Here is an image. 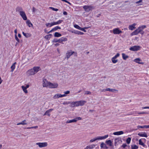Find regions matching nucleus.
Listing matches in <instances>:
<instances>
[{"label":"nucleus","mask_w":149,"mask_h":149,"mask_svg":"<svg viewBox=\"0 0 149 149\" xmlns=\"http://www.w3.org/2000/svg\"><path fill=\"white\" fill-rule=\"evenodd\" d=\"M38 127V126H36L34 127H27L26 128V129H33V128H35L36 129Z\"/></svg>","instance_id":"c03bdc74"},{"label":"nucleus","mask_w":149,"mask_h":149,"mask_svg":"<svg viewBox=\"0 0 149 149\" xmlns=\"http://www.w3.org/2000/svg\"><path fill=\"white\" fill-rule=\"evenodd\" d=\"M141 48V47L139 46H134L130 47V50L132 51H135L139 50Z\"/></svg>","instance_id":"423d86ee"},{"label":"nucleus","mask_w":149,"mask_h":149,"mask_svg":"<svg viewBox=\"0 0 149 149\" xmlns=\"http://www.w3.org/2000/svg\"><path fill=\"white\" fill-rule=\"evenodd\" d=\"M58 86V84L56 83H51L50 82L49 85V87L50 88H56Z\"/></svg>","instance_id":"9b49d317"},{"label":"nucleus","mask_w":149,"mask_h":149,"mask_svg":"<svg viewBox=\"0 0 149 149\" xmlns=\"http://www.w3.org/2000/svg\"><path fill=\"white\" fill-rule=\"evenodd\" d=\"M108 137V135H106L104 136H98L97 137L94 138L93 139H92L90 141V142H92L95 141L97 140H101L102 139H104L107 138Z\"/></svg>","instance_id":"7ed1b4c3"},{"label":"nucleus","mask_w":149,"mask_h":149,"mask_svg":"<svg viewBox=\"0 0 149 149\" xmlns=\"http://www.w3.org/2000/svg\"><path fill=\"white\" fill-rule=\"evenodd\" d=\"M88 28V27H84V28H81V29L80 30L82 31H84V32H86V30H85V29H87Z\"/></svg>","instance_id":"49530a36"},{"label":"nucleus","mask_w":149,"mask_h":149,"mask_svg":"<svg viewBox=\"0 0 149 149\" xmlns=\"http://www.w3.org/2000/svg\"><path fill=\"white\" fill-rule=\"evenodd\" d=\"M74 52L68 51L66 54V57L67 58V59H68L73 54Z\"/></svg>","instance_id":"2eb2a0df"},{"label":"nucleus","mask_w":149,"mask_h":149,"mask_svg":"<svg viewBox=\"0 0 149 149\" xmlns=\"http://www.w3.org/2000/svg\"><path fill=\"white\" fill-rule=\"evenodd\" d=\"M90 147V149H92L94 148V147H95V146L94 145H89L88 146Z\"/></svg>","instance_id":"5fc2aeb1"},{"label":"nucleus","mask_w":149,"mask_h":149,"mask_svg":"<svg viewBox=\"0 0 149 149\" xmlns=\"http://www.w3.org/2000/svg\"><path fill=\"white\" fill-rule=\"evenodd\" d=\"M67 40V38L64 37H62L58 40H57V41H55L54 42H58L62 43L63 42L66 41Z\"/></svg>","instance_id":"4468645a"},{"label":"nucleus","mask_w":149,"mask_h":149,"mask_svg":"<svg viewBox=\"0 0 149 149\" xmlns=\"http://www.w3.org/2000/svg\"><path fill=\"white\" fill-rule=\"evenodd\" d=\"M78 105L79 106H82L84 105L86 102V101L84 100H80L77 101Z\"/></svg>","instance_id":"6ab92c4d"},{"label":"nucleus","mask_w":149,"mask_h":149,"mask_svg":"<svg viewBox=\"0 0 149 149\" xmlns=\"http://www.w3.org/2000/svg\"><path fill=\"white\" fill-rule=\"evenodd\" d=\"M143 0H139V1H136L135 2V3L136 4V6H138L142 5V3H143Z\"/></svg>","instance_id":"b1692460"},{"label":"nucleus","mask_w":149,"mask_h":149,"mask_svg":"<svg viewBox=\"0 0 149 149\" xmlns=\"http://www.w3.org/2000/svg\"><path fill=\"white\" fill-rule=\"evenodd\" d=\"M23 35L25 36L26 38H28L31 37V34L29 33H26L23 32L22 33Z\"/></svg>","instance_id":"a878e982"},{"label":"nucleus","mask_w":149,"mask_h":149,"mask_svg":"<svg viewBox=\"0 0 149 149\" xmlns=\"http://www.w3.org/2000/svg\"><path fill=\"white\" fill-rule=\"evenodd\" d=\"M19 14L24 20H26L27 19L26 16L25 12L24 11L20 13Z\"/></svg>","instance_id":"ddd939ff"},{"label":"nucleus","mask_w":149,"mask_h":149,"mask_svg":"<svg viewBox=\"0 0 149 149\" xmlns=\"http://www.w3.org/2000/svg\"><path fill=\"white\" fill-rule=\"evenodd\" d=\"M29 86V84H27L26 85V86H25V88H28Z\"/></svg>","instance_id":"e2e57ef3"},{"label":"nucleus","mask_w":149,"mask_h":149,"mask_svg":"<svg viewBox=\"0 0 149 149\" xmlns=\"http://www.w3.org/2000/svg\"><path fill=\"white\" fill-rule=\"evenodd\" d=\"M50 83V82L47 81L46 79H43L42 83L43 86L45 87H49Z\"/></svg>","instance_id":"1a4fd4ad"},{"label":"nucleus","mask_w":149,"mask_h":149,"mask_svg":"<svg viewBox=\"0 0 149 149\" xmlns=\"http://www.w3.org/2000/svg\"><path fill=\"white\" fill-rule=\"evenodd\" d=\"M127 146V145L125 144H123L122 145V147L123 148H125L126 146Z\"/></svg>","instance_id":"bf43d9fd"},{"label":"nucleus","mask_w":149,"mask_h":149,"mask_svg":"<svg viewBox=\"0 0 149 149\" xmlns=\"http://www.w3.org/2000/svg\"><path fill=\"white\" fill-rule=\"evenodd\" d=\"M106 143L108 145H109L110 146H112V142L110 140L106 141Z\"/></svg>","instance_id":"f704fd0d"},{"label":"nucleus","mask_w":149,"mask_h":149,"mask_svg":"<svg viewBox=\"0 0 149 149\" xmlns=\"http://www.w3.org/2000/svg\"><path fill=\"white\" fill-rule=\"evenodd\" d=\"M137 113L138 114H145L146 113L145 112H139L138 113Z\"/></svg>","instance_id":"0e129e2a"},{"label":"nucleus","mask_w":149,"mask_h":149,"mask_svg":"<svg viewBox=\"0 0 149 149\" xmlns=\"http://www.w3.org/2000/svg\"><path fill=\"white\" fill-rule=\"evenodd\" d=\"M120 54L119 53H118L116 54L113 57V58H114L115 59H116L117 57H119V56Z\"/></svg>","instance_id":"8fccbe9b"},{"label":"nucleus","mask_w":149,"mask_h":149,"mask_svg":"<svg viewBox=\"0 0 149 149\" xmlns=\"http://www.w3.org/2000/svg\"><path fill=\"white\" fill-rule=\"evenodd\" d=\"M71 102H64L63 103V105H67L70 104Z\"/></svg>","instance_id":"3c124183"},{"label":"nucleus","mask_w":149,"mask_h":149,"mask_svg":"<svg viewBox=\"0 0 149 149\" xmlns=\"http://www.w3.org/2000/svg\"><path fill=\"white\" fill-rule=\"evenodd\" d=\"M91 94V93L89 91H85V94Z\"/></svg>","instance_id":"864d4df0"},{"label":"nucleus","mask_w":149,"mask_h":149,"mask_svg":"<svg viewBox=\"0 0 149 149\" xmlns=\"http://www.w3.org/2000/svg\"><path fill=\"white\" fill-rule=\"evenodd\" d=\"M113 32L114 34H119L122 33V31L119 28H116L113 30Z\"/></svg>","instance_id":"9d476101"},{"label":"nucleus","mask_w":149,"mask_h":149,"mask_svg":"<svg viewBox=\"0 0 149 149\" xmlns=\"http://www.w3.org/2000/svg\"><path fill=\"white\" fill-rule=\"evenodd\" d=\"M123 133L124 132L123 131H120L114 132L113 133V134L115 135H119L123 134Z\"/></svg>","instance_id":"5701e85b"},{"label":"nucleus","mask_w":149,"mask_h":149,"mask_svg":"<svg viewBox=\"0 0 149 149\" xmlns=\"http://www.w3.org/2000/svg\"><path fill=\"white\" fill-rule=\"evenodd\" d=\"M83 8L85 11L87 12H88L91 10L93 8V7L91 6H84Z\"/></svg>","instance_id":"6e6552de"},{"label":"nucleus","mask_w":149,"mask_h":149,"mask_svg":"<svg viewBox=\"0 0 149 149\" xmlns=\"http://www.w3.org/2000/svg\"><path fill=\"white\" fill-rule=\"evenodd\" d=\"M107 91H109L112 92H114L115 91H118V90L115 89H111L109 88H107L101 90V92H106Z\"/></svg>","instance_id":"0eeeda50"},{"label":"nucleus","mask_w":149,"mask_h":149,"mask_svg":"<svg viewBox=\"0 0 149 149\" xmlns=\"http://www.w3.org/2000/svg\"><path fill=\"white\" fill-rule=\"evenodd\" d=\"M15 40L17 41L18 42H20L18 38L17 37V35H15Z\"/></svg>","instance_id":"09e8293b"},{"label":"nucleus","mask_w":149,"mask_h":149,"mask_svg":"<svg viewBox=\"0 0 149 149\" xmlns=\"http://www.w3.org/2000/svg\"><path fill=\"white\" fill-rule=\"evenodd\" d=\"M37 145H38L40 148H42L47 147L48 145V143L46 142L42 143H36Z\"/></svg>","instance_id":"39448f33"},{"label":"nucleus","mask_w":149,"mask_h":149,"mask_svg":"<svg viewBox=\"0 0 149 149\" xmlns=\"http://www.w3.org/2000/svg\"><path fill=\"white\" fill-rule=\"evenodd\" d=\"M50 113V112H49V111H48V110H47L46 111L45 113L44 114V116L47 115L48 116H50V114H49Z\"/></svg>","instance_id":"a19ab883"},{"label":"nucleus","mask_w":149,"mask_h":149,"mask_svg":"<svg viewBox=\"0 0 149 149\" xmlns=\"http://www.w3.org/2000/svg\"><path fill=\"white\" fill-rule=\"evenodd\" d=\"M122 57L123 59L124 60H126L127 58H128V56L126 55L124 53L122 54Z\"/></svg>","instance_id":"473e14b6"},{"label":"nucleus","mask_w":149,"mask_h":149,"mask_svg":"<svg viewBox=\"0 0 149 149\" xmlns=\"http://www.w3.org/2000/svg\"><path fill=\"white\" fill-rule=\"evenodd\" d=\"M111 61H112V62L113 63H117L118 61V60L116 59H115L114 58H112L111 59Z\"/></svg>","instance_id":"58836bf2"},{"label":"nucleus","mask_w":149,"mask_h":149,"mask_svg":"<svg viewBox=\"0 0 149 149\" xmlns=\"http://www.w3.org/2000/svg\"><path fill=\"white\" fill-rule=\"evenodd\" d=\"M49 8L51 9H52V10L54 11H57L58 10V9L56 8H54L52 7H49Z\"/></svg>","instance_id":"603ef678"},{"label":"nucleus","mask_w":149,"mask_h":149,"mask_svg":"<svg viewBox=\"0 0 149 149\" xmlns=\"http://www.w3.org/2000/svg\"><path fill=\"white\" fill-rule=\"evenodd\" d=\"M16 62L14 63L11 66V72H13V71L14 69L15 68V65L16 64Z\"/></svg>","instance_id":"c85d7f7f"},{"label":"nucleus","mask_w":149,"mask_h":149,"mask_svg":"<svg viewBox=\"0 0 149 149\" xmlns=\"http://www.w3.org/2000/svg\"><path fill=\"white\" fill-rule=\"evenodd\" d=\"M40 69L39 67H34L28 70L26 72V74L29 76L34 75L39 71Z\"/></svg>","instance_id":"f03ea898"},{"label":"nucleus","mask_w":149,"mask_h":149,"mask_svg":"<svg viewBox=\"0 0 149 149\" xmlns=\"http://www.w3.org/2000/svg\"><path fill=\"white\" fill-rule=\"evenodd\" d=\"M82 118L80 117L75 118L73 119L68 120L66 121V123H76L77 121L81 120Z\"/></svg>","instance_id":"20e7f679"},{"label":"nucleus","mask_w":149,"mask_h":149,"mask_svg":"<svg viewBox=\"0 0 149 149\" xmlns=\"http://www.w3.org/2000/svg\"><path fill=\"white\" fill-rule=\"evenodd\" d=\"M63 14L64 15H67V13L66 12V11H64L63 12Z\"/></svg>","instance_id":"69168bd1"},{"label":"nucleus","mask_w":149,"mask_h":149,"mask_svg":"<svg viewBox=\"0 0 149 149\" xmlns=\"http://www.w3.org/2000/svg\"><path fill=\"white\" fill-rule=\"evenodd\" d=\"M138 148V146L136 145L132 146H131V149H137Z\"/></svg>","instance_id":"37998d69"},{"label":"nucleus","mask_w":149,"mask_h":149,"mask_svg":"<svg viewBox=\"0 0 149 149\" xmlns=\"http://www.w3.org/2000/svg\"><path fill=\"white\" fill-rule=\"evenodd\" d=\"M16 12H19V13L23 11L22 8L19 6L17 7L16 8Z\"/></svg>","instance_id":"412c9836"},{"label":"nucleus","mask_w":149,"mask_h":149,"mask_svg":"<svg viewBox=\"0 0 149 149\" xmlns=\"http://www.w3.org/2000/svg\"><path fill=\"white\" fill-rule=\"evenodd\" d=\"M54 36L55 37H60L61 36V35L58 32H55L54 33Z\"/></svg>","instance_id":"e433bc0d"},{"label":"nucleus","mask_w":149,"mask_h":149,"mask_svg":"<svg viewBox=\"0 0 149 149\" xmlns=\"http://www.w3.org/2000/svg\"><path fill=\"white\" fill-rule=\"evenodd\" d=\"M146 27V26L145 25H143L139 26L138 29L131 34V36L136 35H138L139 33H140L142 35H143L144 33V32L143 30Z\"/></svg>","instance_id":"f257e3e1"},{"label":"nucleus","mask_w":149,"mask_h":149,"mask_svg":"<svg viewBox=\"0 0 149 149\" xmlns=\"http://www.w3.org/2000/svg\"><path fill=\"white\" fill-rule=\"evenodd\" d=\"M63 21V20H59L57 22H54L51 23V25L49 26V27H51L52 26L55 25H57L61 23Z\"/></svg>","instance_id":"dca6fc26"},{"label":"nucleus","mask_w":149,"mask_h":149,"mask_svg":"<svg viewBox=\"0 0 149 149\" xmlns=\"http://www.w3.org/2000/svg\"><path fill=\"white\" fill-rule=\"evenodd\" d=\"M26 24L29 27H32L33 26V24L29 20H27L26 21Z\"/></svg>","instance_id":"bb28decb"},{"label":"nucleus","mask_w":149,"mask_h":149,"mask_svg":"<svg viewBox=\"0 0 149 149\" xmlns=\"http://www.w3.org/2000/svg\"><path fill=\"white\" fill-rule=\"evenodd\" d=\"M52 35L51 34H49L48 35L46 36L45 37V38L47 40H49V39L51 37Z\"/></svg>","instance_id":"c9c22d12"},{"label":"nucleus","mask_w":149,"mask_h":149,"mask_svg":"<svg viewBox=\"0 0 149 149\" xmlns=\"http://www.w3.org/2000/svg\"><path fill=\"white\" fill-rule=\"evenodd\" d=\"M61 29V28L60 27L58 26H56L54 27V28H53V30L54 31H56V30H57L58 29Z\"/></svg>","instance_id":"ea45409f"},{"label":"nucleus","mask_w":149,"mask_h":149,"mask_svg":"<svg viewBox=\"0 0 149 149\" xmlns=\"http://www.w3.org/2000/svg\"><path fill=\"white\" fill-rule=\"evenodd\" d=\"M142 109H149V107H143L142 108Z\"/></svg>","instance_id":"052dcab7"},{"label":"nucleus","mask_w":149,"mask_h":149,"mask_svg":"<svg viewBox=\"0 0 149 149\" xmlns=\"http://www.w3.org/2000/svg\"><path fill=\"white\" fill-rule=\"evenodd\" d=\"M63 21V20H59L57 22H54L51 23V25L49 26V27H51L52 26L55 25H57L61 23Z\"/></svg>","instance_id":"a211bd4d"},{"label":"nucleus","mask_w":149,"mask_h":149,"mask_svg":"<svg viewBox=\"0 0 149 149\" xmlns=\"http://www.w3.org/2000/svg\"><path fill=\"white\" fill-rule=\"evenodd\" d=\"M138 135L142 137H147V134L144 132L139 133L138 134Z\"/></svg>","instance_id":"393cba45"},{"label":"nucleus","mask_w":149,"mask_h":149,"mask_svg":"<svg viewBox=\"0 0 149 149\" xmlns=\"http://www.w3.org/2000/svg\"><path fill=\"white\" fill-rule=\"evenodd\" d=\"M63 21V20H59L57 22H54L51 23V25L49 26V27H51L52 26L55 25H57L61 23Z\"/></svg>","instance_id":"f3484780"},{"label":"nucleus","mask_w":149,"mask_h":149,"mask_svg":"<svg viewBox=\"0 0 149 149\" xmlns=\"http://www.w3.org/2000/svg\"><path fill=\"white\" fill-rule=\"evenodd\" d=\"M53 109H51L49 110H48V111H49V112H50L51 111H52L53 110Z\"/></svg>","instance_id":"338daca9"},{"label":"nucleus","mask_w":149,"mask_h":149,"mask_svg":"<svg viewBox=\"0 0 149 149\" xmlns=\"http://www.w3.org/2000/svg\"><path fill=\"white\" fill-rule=\"evenodd\" d=\"M136 25V23H134L131 25H130L129 26V29L130 30H133L134 29H135L136 27L135 26Z\"/></svg>","instance_id":"aec40b11"},{"label":"nucleus","mask_w":149,"mask_h":149,"mask_svg":"<svg viewBox=\"0 0 149 149\" xmlns=\"http://www.w3.org/2000/svg\"><path fill=\"white\" fill-rule=\"evenodd\" d=\"M18 36L19 38H21V35L19 33L18 35Z\"/></svg>","instance_id":"774afa93"},{"label":"nucleus","mask_w":149,"mask_h":149,"mask_svg":"<svg viewBox=\"0 0 149 149\" xmlns=\"http://www.w3.org/2000/svg\"><path fill=\"white\" fill-rule=\"evenodd\" d=\"M141 61V60L140 58H138L135 59L134 60V61L140 64H143V62H140V61Z\"/></svg>","instance_id":"4be33fe9"},{"label":"nucleus","mask_w":149,"mask_h":149,"mask_svg":"<svg viewBox=\"0 0 149 149\" xmlns=\"http://www.w3.org/2000/svg\"><path fill=\"white\" fill-rule=\"evenodd\" d=\"M51 23H46V26L47 27H49V26L50 25H51Z\"/></svg>","instance_id":"4d7b16f0"},{"label":"nucleus","mask_w":149,"mask_h":149,"mask_svg":"<svg viewBox=\"0 0 149 149\" xmlns=\"http://www.w3.org/2000/svg\"><path fill=\"white\" fill-rule=\"evenodd\" d=\"M100 147L101 148H107V146L106 145L104 144V143H102L100 144Z\"/></svg>","instance_id":"72a5a7b5"},{"label":"nucleus","mask_w":149,"mask_h":149,"mask_svg":"<svg viewBox=\"0 0 149 149\" xmlns=\"http://www.w3.org/2000/svg\"><path fill=\"white\" fill-rule=\"evenodd\" d=\"M74 27L75 28L79 30H80L81 28L78 25H77V24H75L74 25Z\"/></svg>","instance_id":"a18cd8bd"},{"label":"nucleus","mask_w":149,"mask_h":149,"mask_svg":"<svg viewBox=\"0 0 149 149\" xmlns=\"http://www.w3.org/2000/svg\"><path fill=\"white\" fill-rule=\"evenodd\" d=\"M131 140V139L130 138V137L128 138L126 140L127 143L128 144H129L130 143Z\"/></svg>","instance_id":"de8ad7c7"},{"label":"nucleus","mask_w":149,"mask_h":149,"mask_svg":"<svg viewBox=\"0 0 149 149\" xmlns=\"http://www.w3.org/2000/svg\"><path fill=\"white\" fill-rule=\"evenodd\" d=\"M70 93V91H66L64 92V93H65L64 94L66 95V94H69Z\"/></svg>","instance_id":"6e6d98bb"},{"label":"nucleus","mask_w":149,"mask_h":149,"mask_svg":"<svg viewBox=\"0 0 149 149\" xmlns=\"http://www.w3.org/2000/svg\"><path fill=\"white\" fill-rule=\"evenodd\" d=\"M72 32L74 33L75 34L78 35H83L84 34V33L83 32L78 31H76L74 32L72 31Z\"/></svg>","instance_id":"2f4dec72"},{"label":"nucleus","mask_w":149,"mask_h":149,"mask_svg":"<svg viewBox=\"0 0 149 149\" xmlns=\"http://www.w3.org/2000/svg\"><path fill=\"white\" fill-rule=\"evenodd\" d=\"M66 96V95L65 94L62 95L61 94H59L58 93L54 95L53 97V98L54 99H58L60 97H62Z\"/></svg>","instance_id":"f8f14e48"},{"label":"nucleus","mask_w":149,"mask_h":149,"mask_svg":"<svg viewBox=\"0 0 149 149\" xmlns=\"http://www.w3.org/2000/svg\"><path fill=\"white\" fill-rule=\"evenodd\" d=\"M71 103L72 104V106L73 107L78 106L77 101L73 102Z\"/></svg>","instance_id":"c756f323"},{"label":"nucleus","mask_w":149,"mask_h":149,"mask_svg":"<svg viewBox=\"0 0 149 149\" xmlns=\"http://www.w3.org/2000/svg\"><path fill=\"white\" fill-rule=\"evenodd\" d=\"M32 10H33V13H35L36 10V9L35 7H33L32 8Z\"/></svg>","instance_id":"13d9d810"},{"label":"nucleus","mask_w":149,"mask_h":149,"mask_svg":"<svg viewBox=\"0 0 149 149\" xmlns=\"http://www.w3.org/2000/svg\"><path fill=\"white\" fill-rule=\"evenodd\" d=\"M84 149H90V147L88 146H87L85 148H84Z\"/></svg>","instance_id":"680f3d73"},{"label":"nucleus","mask_w":149,"mask_h":149,"mask_svg":"<svg viewBox=\"0 0 149 149\" xmlns=\"http://www.w3.org/2000/svg\"><path fill=\"white\" fill-rule=\"evenodd\" d=\"M138 128H147V126L146 125H144L143 126H139V125L137 127Z\"/></svg>","instance_id":"79ce46f5"},{"label":"nucleus","mask_w":149,"mask_h":149,"mask_svg":"<svg viewBox=\"0 0 149 149\" xmlns=\"http://www.w3.org/2000/svg\"><path fill=\"white\" fill-rule=\"evenodd\" d=\"M26 121L25 120H24L22 121L21 122L18 123L17 124V125H26L27 124V123H26Z\"/></svg>","instance_id":"cd10ccee"},{"label":"nucleus","mask_w":149,"mask_h":149,"mask_svg":"<svg viewBox=\"0 0 149 149\" xmlns=\"http://www.w3.org/2000/svg\"><path fill=\"white\" fill-rule=\"evenodd\" d=\"M21 88L23 91L26 94L28 93V92L27 90H26L27 88H25V86H21Z\"/></svg>","instance_id":"7c9ffc66"},{"label":"nucleus","mask_w":149,"mask_h":149,"mask_svg":"<svg viewBox=\"0 0 149 149\" xmlns=\"http://www.w3.org/2000/svg\"><path fill=\"white\" fill-rule=\"evenodd\" d=\"M139 144L141 146H145V145L144 144V143L142 141L141 139H140L139 140Z\"/></svg>","instance_id":"4c0bfd02"}]
</instances>
